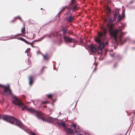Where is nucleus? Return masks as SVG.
<instances>
[{"instance_id":"22","label":"nucleus","mask_w":135,"mask_h":135,"mask_svg":"<svg viewBox=\"0 0 135 135\" xmlns=\"http://www.w3.org/2000/svg\"><path fill=\"white\" fill-rule=\"evenodd\" d=\"M75 2V0H71V3H70V4L72 5Z\"/></svg>"},{"instance_id":"27","label":"nucleus","mask_w":135,"mask_h":135,"mask_svg":"<svg viewBox=\"0 0 135 135\" xmlns=\"http://www.w3.org/2000/svg\"><path fill=\"white\" fill-rule=\"evenodd\" d=\"M46 36V35H45V37ZM44 36H43L42 38L40 40H42L44 38Z\"/></svg>"},{"instance_id":"20","label":"nucleus","mask_w":135,"mask_h":135,"mask_svg":"<svg viewBox=\"0 0 135 135\" xmlns=\"http://www.w3.org/2000/svg\"><path fill=\"white\" fill-rule=\"evenodd\" d=\"M71 126H72L74 128V129H75V128L76 127V126L75 124H74L73 123L71 125Z\"/></svg>"},{"instance_id":"37","label":"nucleus","mask_w":135,"mask_h":135,"mask_svg":"<svg viewBox=\"0 0 135 135\" xmlns=\"http://www.w3.org/2000/svg\"><path fill=\"white\" fill-rule=\"evenodd\" d=\"M98 34H102V33H99Z\"/></svg>"},{"instance_id":"14","label":"nucleus","mask_w":135,"mask_h":135,"mask_svg":"<svg viewBox=\"0 0 135 135\" xmlns=\"http://www.w3.org/2000/svg\"><path fill=\"white\" fill-rule=\"evenodd\" d=\"M33 77L32 76L29 77V83L31 85L33 83V80L32 79Z\"/></svg>"},{"instance_id":"2","label":"nucleus","mask_w":135,"mask_h":135,"mask_svg":"<svg viewBox=\"0 0 135 135\" xmlns=\"http://www.w3.org/2000/svg\"><path fill=\"white\" fill-rule=\"evenodd\" d=\"M3 120L8 122L12 124L15 123L16 125L22 129L23 126L22 122L13 117L9 115H4L2 118Z\"/></svg>"},{"instance_id":"10","label":"nucleus","mask_w":135,"mask_h":135,"mask_svg":"<svg viewBox=\"0 0 135 135\" xmlns=\"http://www.w3.org/2000/svg\"><path fill=\"white\" fill-rule=\"evenodd\" d=\"M74 20V17L73 16H70L68 18V20L69 22L72 21Z\"/></svg>"},{"instance_id":"7","label":"nucleus","mask_w":135,"mask_h":135,"mask_svg":"<svg viewBox=\"0 0 135 135\" xmlns=\"http://www.w3.org/2000/svg\"><path fill=\"white\" fill-rule=\"evenodd\" d=\"M64 38L66 42L70 43L75 41V40L74 39L70 38L68 37L64 36Z\"/></svg>"},{"instance_id":"25","label":"nucleus","mask_w":135,"mask_h":135,"mask_svg":"<svg viewBox=\"0 0 135 135\" xmlns=\"http://www.w3.org/2000/svg\"><path fill=\"white\" fill-rule=\"evenodd\" d=\"M65 7L63 8L62 10H61V11H60V12L59 13V14L60 13H61V11H62V10H64V9H65Z\"/></svg>"},{"instance_id":"26","label":"nucleus","mask_w":135,"mask_h":135,"mask_svg":"<svg viewBox=\"0 0 135 135\" xmlns=\"http://www.w3.org/2000/svg\"><path fill=\"white\" fill-rule=\"evenodd\" d=\"M16 18H17V19H20V20H21V18H20V17L19 16H18V17H16Z\"/></svg>"},{"instance_id":"13","label":"nucleus","mask_w":135,"mask_h":135,"mask_svg":"<svg viewBox=\"0 0 135 135\" xmlns=\"http://www.w3.org/2000/svg\"><path fill=\"white\" fill-rule=\"evenodd\" d=\"M18 39L21 40L23 41L26 42V43L27 44H30V43L28 42L26 40L24 39L23 38L21 37H19L18 38Z\"/></svg>"},{"instance_id":"5","label":"nucleus","mask_w":135,"mask_h":135,"mask_svg":"<svg viewBox=\"0 0 135 135\" xmlns=\"http://www.w3.org/2000/svg\"><path fill=\"white\" fill-rule=\"evenodd\" d=\"M111 36L114 39L115 42L117 41L118 40L120 41H122L121 38L122 37V34H110Z\"/></svg>"},{"instance_id":"34","label":"nucleus","mask_w":135,"mask_h":135,"mask_svg":"<svg viewBox=\"0 0 135 135\" xmlns=\"http://www.w3.org/2000/svg\"><path fill=\"white\" fill-rule=\"evenodd\" d=\"M44 108H46V107L45 105L44 106Z\"/></svg>"},{"instance_id":"11","label":"nucleus","mask_w":135,"mask_h":135,"mask_svg":"<svg viewBox=\"0 0 135 135\" xmlns=\"http://www.w3.org/2000/svg\"><path fill=\"white\" fill-rule=\"evenodd\" d=\"M101 36H105V39L103 40V39L102 38H101L102 39V43H103L104 45V47H105V45H108V42H106L105 43V44H104V43L103 42V41H104L106 39V37H105V34H102V35H101Z\"/></svg>"},{"instance_id":"24","label":"nucleus","mask_w":135,"mask_h":135,"mask_svg":"<svg viewBox=\"0 0 135 135\" xmlns=\"http://www.w3.org/2000/svg\"><path fill=\"white\" fill-rule=\"evenodd\" d=\"M76 8H77L76 6H75L74 7H73L72 8V9H73V11H74L75 9H76Z\"/></svg>"},{"instance_id":"3","label":"nucleus","mask_w":135,"mask_h":135,"mask_svg":"<svg viewBox=\"0 0 135 135\" xmlns=\"http://www.w3.org/2000/svg\"><path fill=\"white\" fill-rule=\"evenodd\" d=\"M102 34H98V35L95 38V40L96 42L99 44L98 48V54H100L102 52L103 48L104 46V44L102 43L101 38H102L104 40L105 37L104 36H101Z\"/></svg>"},{"instance_id":"19","label":"nucleus","mask_w":135,"mask_h":135,"mask_svg":"<svg viewBox=\"0 0 135 135\" xmlns=\"http://www.w3.org/2000/svg\"><path fill=\"white\" fill-rule=\"evenodd\" d=\"M106 10L109 13H110L111 11L109 7H107L106 8Z\"/></svg>"},{"instance_id":"18","label":"nucleus","mask_w":135,"mask_h":135,"mask_svg":"<svg viewBox=\"0 0 135 135\" xmlns=\"http://www.w3.org/2000/svg\"><path fill=\"white\" fill-rule=\"evenodd\" d=\"M21 32L22 33V34H25L26 33L25 29V28H23L22 29Z\"/></svg>"},{"instance_id":"31","label":"nucleus","mask_w":135,"mask_h":135,"mask_svg":"<svg viewBox=\"0 0 135 135\" xmlns=\"http://www.w3.org/2000/svg\"><path fill=\"white\" fill-rule=\"evenodd\" d=\"M31 34H29V35L27 36H28V37H30V35Z\"/></svg>"},{"instance_id":"21","label":"nucleus","mask_w":135,"mask_h":135,"mask_svg":"<svg viewBox=\"0 0 135 135\" xmlns=\"http://www.w3.org/2000/svg\"><path fill=\"white\" fill-rule=\"evenodd\" d=\"M47 97L49 98H51L52 97V95L51 94H49L47 95Z\"/></svg>"},{"instance_id":"1","label":"nucleus","mask_w":135,"mask_h":135,"mask_svg":"<svg viewBox=\"0 0 135 135\" xmlns=\"http://www.w3.org/2000/svg\"><path fill=\"white\" fill-rule=\"evenodd\" d=\"M0 86L3 87L4 88V93H7L8 95H11L13 96V98L14 100L12 101V102L13 104L18 105L21 108L22 110L25 109L31 112H34L35 115L38 118L46 122L50 123L53 121L54 120L53 118L49 117L45 119L43 117L42 114L40 112L37 111L31 108H28L26 106H25L23 103L18 99L17 97L13 95L11 90L9 89V85H7V86H5L0 84Z\"/></svg>"},{"instance_id":"36","label":"nucleus","mask_w":135,"mask_h":135,"mask_svg":"<svg viewBox=\"0 0 135 135\" xmlns=\"http://www.w3.org/2000/svg\"><path fill=\"white\" fill-rule=\"evenodd\" d=\"M111 56H113V55H112Z\"/></svg>"},{"instance_id":"8","label":"nucleus","mask_w":135,"mask_h":135,"mask_svg":"<svg viewBox=\"0 0 135 135\" xmlns=\"http://www.w3.org/2000/svg\"><path fill=\"white\" fill-rule=\"evenodd\" d=\"M119 12L118 10H115L114 12V20H113V21H115L117 18V15L118 16L119 15Z\"/></svg>"},{"instance_id":"38","label":"nucleus","mask_w":135,"mask_h":135,"mask_svg":"<svg viewBox=\"0 0 135 135\" xmlns=\"http://www.w3.org/2000/svg\"><path fill=\"white\" fill-rule=\"evenodd\" d=\"M42 9V8H41V9Z\"/></svg>"},{"instance_id":"23","label":"nucleus","mask_w":135,"mask_h":135,"mask_svg":"<svg viewBox=\"0 0 135 135\" xmlns=\"http://www.w3.org/2000/svg\"><path fill=\"white\" fill-rule=\"evenodd\" d=\"M44 59H47V55H43Z\"/></svg>"},{"instance_id":"32","label":"nucleus","mask_w":135,"mask_h":135,"mask_svg":"<svg viewBox=\"0 0 135 135\" xmlns=\"http://www.w3.org/2000/svg\"><path fill=\"white\" fill-rule=\"evenodd\" d=\"M77 129H79V130H80V129H79V128H77Z\"/></svg>"},{"instance_id":"6","label":"nucleus","mask_w":135,"mask_h":135,"mask_svg":"<svg viewBox=\"0 0 135 135\" xmlns=\"http://www.w3.org/2000/svg\"><path fill=\"white\" fill-rule=\"evenodd\" d=\"M64 131L66 132V133L68 134H70L72 133H74L75 132H76V133H78L76 130L75 129H73L70 128H66L64 129Z\"/></svg>"},{"instance_id":"15","label":"nucleus","mask_w":135,"mask_h":135,"mask_svg":"<svg viewBox=\"0 0 135 135\" xmlns=\"http://www.w3.org/2000/svg\"><path fill=\"white\" fill-rule=\"evenodd\" d=\"M60 124L65 129L66 128V126L65 123L63 122H62Z\"/></svg>"},{"instance_id":"29","label":"nucleus","mask_w":135,"mask_h":135,"mask_svg":"<svg viewBox=\"0 0 135 135\" xmlns=\"http://www.w3.org/2000/svg\"><path fill=\"white\" fill-rule=\"evenodd\" d=\"M33 37H29V38H30V39H32V38H33Z\"/></svg>"},{"instance_id":"17","label":"nucleus","mask_w":135,"mask_h":135,"mask_svg":"<svg viewBox=\"0 0 135 135\" xmlns=\"http://www.w3.org/2000/svg\"><path fill=\"white\" fill-rule=\"evenodd\" d=\"M123 18V17L120 16V15H118V21H120L122 20Z\"/></svg>"},{"instance_id":"33","label":"nucleus","mask_w":135,"mask_h":135,"mask_svg":"<svg viewBox=\"0 0 135 135\" xmlns=\"http://www.w3.org/2000/svg\"><path fill=\"white\" fill-rule=\"evenodd\" d=\"M86 135H90L89 134H86Z\"/></svg>"},{"instance_id":"28","label":"nucleus","mask_w":135,"mask_h":135,"mask_svg":"<svg viewBox=\"0 0 135 135\" xmlns=\"http://www.w3.org/2000/svg\"><path fill=\"white\" fill-rule=\"evenodd\" d=\"M107 19H105V20H104V22H107Z\"/></svg>"},{"instance_id":"16","label":"nucleus","mask_w":135,"mask_h":135,"mask_svg":"<svg viewBox=\"0 0 135 135\" xmlns=\"http://www.w3.org/2000/svg\"><path fill=\"white\" fill-rule=\"evenodd\" d=\"M102 29L103 31V32L104 33V34H106V33H107V30L104 27H102Z\"/></svg>"},{"instance_id":"30","label":"nucleus","mask_w":135,"mask_h":135,"mask_svg":"<svg viewBox=\"0 0 135 135\" xmlns=\"http://www.w3.org/2000/svg\"><path fill=\"white\" fill-rule=\"evenodd\" d=\"M42 103H43L44 104L45 103H46V102H42Z\"/></svg>"},{"instance_id":"35","label":"nucleus","mask_w":135,"mask_h":135,"mask_svg":"<svg viewBox=\"0 0 135 135\" xmlns=\"http://www.w3.org/2000/svg\"><path fill=\"white\" fill-rule=\"evenodd\" d=\"M95 61H96V58H95Z\"/></svg>"},{"instance_id":"4","label":"nucleus","mask_w":135,"mask_h":135,"mask_svg":"<svg viewBox=\"0 0 135 135\" xmlns=\"http://www.w3.org/2000/svg\"><path fill=\"white\" fill-rule=\"evenodd\" d=\"M112 22V19H109L108 22L107 24V26L108 28L110 34H117L119 32V30L117 29H113V25L111 23Z\"/></svg>"},{"instance_id":"12","label":"nucleus","mask_w":135,"mask_h":135,"mask_svg":"<svg viewBox=\"0 0 135 135\" xmlns=\"http://www.w3.org/2000/svg\"><path fill=\"white\" fill-rule=\"evenodd\" d=\"M62 32L64 34H65V33H68L69 34H72L73 32H72L70 33H68L66 29L64 28H62Z\"/></svg>"},{"instance_id":"9","label":"nucleus","mask_w":135,"mask_h":135,"mask_svg":"<svg viewBox=\"0 0 135 135\" xmlns=\"http://www.w3.org/2000/svg\"><path fill=\"white\" fill-rule=\"evenodd\" d=\"M89 48L91 52H95L96 51V48L93 45H90Z\"/></svg>"}]
</instances>
